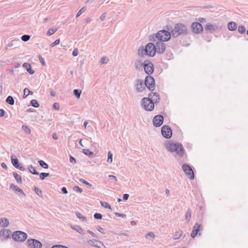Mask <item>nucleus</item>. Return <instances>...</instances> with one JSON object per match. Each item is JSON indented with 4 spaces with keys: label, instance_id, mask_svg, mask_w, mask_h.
I'll use <instances>...</instances> for the list:
<instances>
[{
    "label": "nucleus",
    "instance_id": "1",
    "mask_svg": "<svg viewBox=\"0 0 248 248\" xmlns=\"http://www.w3.org/2000/svg\"><path fill=\"white\" fill-rule=\"evenodd\" d=\"M165 147L168 151L175 152L176 154L180 156L183 155L184 149L181 144L174 143L172 141L168 140L165 142Z\"/></svg>",
    "mask_w": 248,
    "mask_h": 248
},
{
    "label": "nucleus",
    "instance_id": "2",
    "mask_svg": "<svg viewBox=\"0 0 248 248\" xmlns=\"http://www.w3.org/2000/svg\"><path fill=\"white\" fill-rule=\"evenodd\" d=\"M173 37H177L180 35H185L188 33V29L186 25L182 23H177L170 31Z\"/></svg>",
    "mask_w": 248,
    "mask_h": 248
},
{
    "label": "nucleus",
    "instance_id": "3",
    "mask_svg": "<svg viewBox=\"0 0 248 248\" xmlns=\"http://www.w3.org/2000/svg\"><path fill=\"white\" fill-rule=\"evenodd\" d=\"M171 36L170 32L166 30L159 31L156 34L157 39L161 42H165L169 40Z\"/></svg>",
    "mask_w": 248,
    "mask_h": 248
},
{
    "label": "nucleus",
    "instance_id": "4",
    "mask_svg": "<svg viewBox=\"0 0 248 248\" xmlns=\"http://www.w3.org/2000/svg\"><path fill=\"white\" fill-rule=\"evenodd\" d=\"M12 238L16 241L23 242L27 239V234L22 231H16L13 233Z\"/></svg>",
    "mask_w": 248,
    "mask_h": 248
},
{
    "label": "nucleus",
    "instance_id": "5",
    "mask_svg": "<svg viewBox=\"0 0 248 248\" xmlns=\"http://www.w3.org/2000/svg\"><path fill=\"white\" fill-rule=\"evenodd\" d=\"M144 85L149 90L154 91L155 89L154 78L150 76H147L145 79Z\"/></svg>",
    "mask_w": 248,
    "mask_h": 248
},
{
    "label": "nucleus",
    "instance_id": "6",
    "mask_svg": "<svg viewBox=\"0 0 248 248\" xmlns=\"http://www.w3.org/2000/svg\"><path fill=\"white\" fill-rule=\"evenodd\" d=\"M142 105L145 110L148 111H152L154 108V104L152 101L147 97H144L142 99Z\"/></svg>",
    "mask_w": 248,
    "mask_h": 248
},
{
    "label": "nucleus",
    "instance_id": "7",
    "mask_svg": "<svg viewBox=\"0 0 248 248\" xmlns=\"http://www.w3.org/2000/svg\"><path fill=\"white\" fill-rule=\"evenodd\" d=\"M182 169L189 179L191 180L194 179V171L189 165L186 164H184L182 165Z\"/></svg>",
    "mask_w": 248,
    "mask_h": 248
},
{
    "label": "nucleus",
    "instance_id": "8",
    "mask_svg": "<svg viewBox=\"0 0 248 248\" xmlns=\"http://www.w3.org/2000/svg\"><path fill=\"white\" fill-rule=\"evenodd\" d=\"M143 67L145 73L150 76L154 72L153 64L149 60H145L143 62Z\"/></svg>",
    "mask_w": 248,
    "mask_h": 248
},
{
    "label": "nucleus",
    "instance_id": "9",
    "mask_svg": "<svg viewBox=\"0 0 248 248\" xmlns=\"http://www.w3.org/2000/svg\"><path fill=\"white\" fill-rule=\"evenodd\" d=\"M162 136L166 139H170L172 136V130L168 125H164L161 128Z\"/></svg>",
    "mask_w": 248,
    "mask_h": 248
},
{
    "label": "nucleus",
    "instance_id": "10",
    "mask_svg": "<svg viewBox=\"0 0 248 248\" xmlns=\"http://www.w3.org/2000/svg\"><path fill=\"white\" fill-rule=\"evenodd\" d=\"M135 87L137 93H141L145 90V86L143 80L137 79L135 82Z\"/></svg>",
    "mask_w": 248,
    "mask_h": 248
},
{
    "label": "nucleus",
    "instance_id": "11",
    "mask_svg": "<svg viewBox=\"0 0 248 248\" xmlns=\"http://www.w3.org/2000/svg\"><path fill=\"white\" fill-rule=\"evenodd\" d=\"M147 52V56L153 57L155 54V45L153 43H149L145 46Z\"/></svg>",
    "mask_w": 248,
    "mask_h": 248
},
{
    "label": "nucleus",
    "instance_id": "12",
    "mask_svg": "<svg viewBox=\"0 0 248 248\" xmlns=\"http://www.w3.org/2000/svg\"><path fill=\"white\" fill-rule=\"evenodd\" d=\"M155 46V52L159 54L163 53L166 49V44L163 42L160 41L156 43Z\"/></svg>",
    "mask_w": 248,
    "mask_h": 248
},
{
    "label": "nucleus",
    "instance_id": "13",
    "mask_svg": "<svg viewBox=\"0 0 248 248\" xmlns=\"http://www.w3.org/2000/svg\"><path fill=\"white\" fill-rule=\"evenodd\" d=\"M29 247L31 248H42V243L38 240L34 239L28 240Z\"/></svg>",
    "mask_w": 248,
    "mask_h": 248
},
{
    "label": "nucleus",
    "instance_id": "14",
    "mask_svg": "<svg viewBox=\"0 0 248 248\" xmlns=\"http://www.w3.org/2000/svg\"><path fill=\"white\" fill-rule=\"evenodd\" d=\"M191 27L193 32L196 34L200 33L203 31V27L199 22H193Z\"/></svg>",
    "mask_w": 248,
    "mask_h": 248
},
{
    "label": "nucleus",
    "instance_id": "15",
    "mask_svg": "<svg viewBox=\"0 0 248 248\" xmlns=\"http://www.w3.org/2000/svg\"><path fill=\"white\" fill-rule=\"evenodd\" d=\"M164 118L162 115H156L154 117L153 120L154 125L155 127H159L162 124Z\"/></svg>",
    "mask_w": 248,
    "mask_h": 248
},
{
    "label": "nucleus",
    "instance_id": "16",
    "mask_svg": "<svg viewBox=\"0 0 248 248\" xmlns=\"http://www.w3.org/2000/svg\"><path fill=\"white\" fill-rule=\"evenodd\" d=\"M88 244L92 246H95L99 248H105L104 244L101 241L96 239L90 240L88 241Z\"/></svg>",
    "mask_w": 248,
    "mask_h": 248
},
{
    "label": "nucleus",
    "instance_id": "17",
    "mask_svg": "<svg viewBox=\"0 0 248 248\" xmlns=\"http://www.w3.org/2000/svg\"><path fill=\"white\" fill-rule=\"evenodd\" d=\"M205 30L210 31L211 32H213L218 30H220L221 27H219L216 24H212L211 23H207L205 27Z\"/></svg>",
    "mask_w": 248,
    "mask_h": 248
},
{
    "label": "nucleus",
    "instance_id": "18",
    "mask_svg": "<svg viewBox=\"0 0 248 248\" xmlns=\"http://www.w3.org/2000/svg\"><path fill=\"white\" fill-rule=\"evenodd\" d=\"M148 98L152 101L153 103L155 104L156 103H158L160 100L159 95L157 93H154L153 92H151L149 94Z\"/></svg>",
    "mask_w": 248,
    "mask_h": 248
},
{
    "label": "nucleus",
    "instance_id": "19",
    "mask_svg": "<svg viewBox=\"0 0 248 248\" xmlns=\"http://www.w3.org/2000/svg\"><path fill=\"white\" fill-rule=\"evenodd\" d=\"M11 232L8 229H3L0 232V236L3 239H7L9 238Z\"/></svg>",
    "mask_w": 248,
    "mask_h": 248
},
{
    "label": "nucleus",
    "instance_id": "20",
    "mask_svg": "<svg viewBox=\"0 0 248 248\" xmlns=\"http://www.w3.org/2000/svg\"><path fill=\"white\" fill-rule=\"evenodd\" d=\"M201 226L198 223H196L195 225L193 226V230L191 233V237L192 238H194L197 235L199 231L200 230Z\"/></svg>",
    "mask_w": 248,
    "mask_h": 248
},
{
    "label": "nucleus",
    "instance_id": "21",
    "mask_svg": "<svg viewBox=\"0 0 248 248\" xmlns=\"http://www.w3.org/2000/svg\"><path fill=\"white\" fill-rule=\"evenodd\" d=\"M23 67L25 68L29 73L32 75L34 73V71L32 69L31 65L27 62L23 64Z\"/></svg>",
    "mask_w": 248,
    "mask_h": 248
},
{
    "label": "nucleus",
    "instance_id": "22",
    "mask_svg": "<svg viewBox=\"0 0 248 248\" xmlns=\"http://www.w3.org/2000/svg\"><path fill=\"white\" fill-rule=\"evenodd\" d=\"M10 188L11 189H12L13 190L16 191V192H19L20 193L22 194L24 196L25 195L23 191L21 188H20L19 187H18V186H17L16 185H15L14 184H12L11 185Z\"/></svg>",
    "mask_w": 248,
    "mask_h": 248
},
{
    "label": "nucleus",
    "instance_id": "23",
    "mask_svg": "<svg viewBox=\"0 0 248 248\" xmlns=\"http://www.w3.org/2000/svg\"><path fill=\"white\" fill-rule=\"evenodd\" d=\"M228 28L230 31H235L237 28V25L235 22H230L228 23Z\"/></svg>",
    "mask_w": 248,
    "mask_h": 248
},
{
    "label": "nucleus",
    "instance_id": "24",
    "mask_svg": "<svg viewBox=\"0 0 248 248\" xmlns=\"http://www.w3.org/2000/svg\"><path fill=\"white\" fill-rule=\"evenodd\" d=\"M138 54L140 56L142 57L147 55V50H146V48L144 47H140L138 50Z\"/></svg>",
    "mask_w": 248,
    "mask_h": 248
},
{
    "label": "nucleus",
    "instance_id": "25",
    "mask_svg": "<svg viewBox=\"0 0 248 248\" xmlns=\"http://www.w3.org/2000/svg\"><path fill=\"white\" fill-rule=\"evenodd\" d=\"M183 232L181 230H179L178 231H176L175 233L174 234L173 236V238L174 240H177L179 239L181 236L182 235Z\"/></svg>",
    "mask_w": 248,
    "mask_h": 248
},
{
    "label": "nucleus",
    "instance_id": "26",
    "mask_svg": "<svg viewBox=\"0 0 248 248\" xmlns=\"http://www.w3.org/2000/svg\"><path fill=\"white\" fill-rule=\"evenodd\" d=\"M71 228L79 233L83 234V230L79 225H71Z\"/></svg>",
    "mask_w": 248,
    "mask_h": 248
},
{
    "label": "nucleus",
    "instance_id": "27",
    "mask_svg": "<svg viewBox=\"0 0 248 248\" xmlns=\"http://www.w3.org/2000/svg\"><path fill=\"white\" fill-rule=\"evenodd\" d=\"M143 62L140 60H137L135 62V68L137 69H140L142 68L143 65Z\"/></svg>",
    "mask_w": 248,
    "mask_h": 248
},
{
    "label": "nucleus",
    "instance_id": "28",
    "mask_svg": "<svg viewBox=\"0 0 248 248\" xmlns=\"http://www.w3.org/2000/svg\"><path fill=\"white\" fill-rule=\"evenodd\" d=\"M11 162L13 165L16 168V165H17L19 164L18 160L16 157V156L12 155L11 156Z\"/></svg>",
    "mask_w": 248,
    "mask_h": 248
},
{
    "label": "nucleus",
    "instance_id": "29",
    "mask_svg": "<svg viewBox=\"0 0 248 248\" xmlns=\"http://www.w3.org/2000/svg\"><path fill=\"white\" fill-rule=\"evenodd\" d=\"M0 221L2 223V226L3 227H7L9 225V222L7 218H2Z\"/></svg>",
    "mask_w": 248,
    "mask_h": 248
},
{
    "label": "nucleus",
    "instance_id": "30",
    "mask_svg": "<svg viewBox=\"0 0 248 248\" xmlns=\"http://www.w3.org/2000/svg\"><path fill=\"white\" fill-rule=\"evenodd\" d=\"M81 93L82 91L79 89H75L73 91V94L77 98H80Z\"/></svg>",
    "mask_w": 248,
    "mask_h": 248
},
{
    "label": "nucleus",
    "instance_id": "31",
    "mask_svg": "<svg viewBox=\"0 0 248 248\" xmlns=\"http://www.w3.org/2000/svg\"><path fill=\"white\" fill-rule=\"evenodd\" d=\"M29 170L30 172L32 173L33 174H39V173L36 170V169L34 167H33L32 165H31L29 166Z\"/></svg>",
    "mask_w": 248,
    "mask_h": 248
},
{
    "label": "nucleus",
    "instance_id": "32",
    "mask_svg": "<svg viewBox=\"0 0 248 248\" xmlns=\"http://www.w3.org/2000/svg\"><path fill=\"white\" fill-rule=\"evenodd\" d=\"M82 152L86 155L89 156H93L94 155L93 152L90 151L89 149H84L82 150Z\"/></svg>",
    "mask_w": 248,
    "mask_h": 248
},
{
    "label": "nucleus",
    "instance_id": "33",
    "mask_svg": "<svg viewBox=\"0 0 248 248\" xmlns=\"http://www.w3.org/2000/svg\"><path fill=\"white\" fill-rule=\"evenodd\" d=\"M13 175L18 183H22L21 177L19 174H18L16 172H14L13 173Z\"/></svg>",
    "mask_w": 248,
    "mask_h": 248
},
{
    "label": "nucleus",
    "instance_id": "34",
    "mask_svg": "<svg viewBox=\"0 0 248 248\" xmlns=\"http://www.w3.org/2000/svg\"><path fill=\"white\" fill-rule=\"evenodd\" d=\"M191 217V212L190 209H188L186 213V220L187 223L189 222Z\"/></svg>",
    "mask_w": 248,
    "mask_h": 248
},
{
    "label": "nucleus",
    "instance_id": "35",
    "mask_svg": "<svg viewBox=\"0 0 248 248\" xmlns=\"http://www.w3.org/2000/svg\"><path fill=\"white\" fill-rule=\"evenodd\" d=\"M6 102L11 105H14V103H15V101H14V99L13 98V97L11 96H8L6 99Z\"/></svg>",
    "mask_w": 248,
    "mask_h": 248
},
{
    "label": "nucleus",
    "instance_id": "36",
    "mask_svg": "<svg viewBox=\"0 0 248 248\" xmlns=\"http://www.w3.org/2000/svg\"><path fill=\"white\" fill-rule=\"evenodd\" d=\"M76 216L77 217H78V218L81 219L82 221H84V222L87 221V219H86V217H84V216H83L79 212H76Z\"/></svg>",
    "mask_w": 248,
    "mask_h": 248
},
{
    "label": "nucleus",
    "instance_id": "37",
    "mask_svg": "<svg viewBox=\"0 0 248 248\" xmlns=\"http://www.w3.org/2000/svg\"><path fill=\"white\" fill-rule=\"evenodd\" d=\"M30 94H32L33 92L29 90L28 88H25L24 90L23 97L26 98Z\"/></svg>",
    "mask_w": 248,
    "mask_h": 248
},
{
    "label": "nucleus",
    "instance_id": "38",
    "mask_svg": "<svg viewBox=\"0 0 248 248\" xmlns=\"http://www.w3.org/2000/svg\"><path fill=\"white\" fill-rule=\"evenodd\" d=\"M22 128L26 133L28 134H31V130L28 125H23L22 126Z\"/></svg>",
    "mask_w": 248,
    "mask_h": 248
},
{
    "label": "nucleus",
    "instance_id": "39",
    "mask_svg": "<svg viewBox=\"0 0 248 248\" xmlns=\"http://www.w3.org/2000/svg\"><path fill=\"white\" fill-rule=\"evenodd\" d=\"M38 163L40 166L45 169H47L48 168V165L43 160H39Z\"/></svg>",
    "mask_w": 248,
    "mask_h": 248
},
{
    "label": "nucleus",
    "instance_id": "40",
    "mask_svg": "<svg viewBox=\"0 0 248 248\" xmlns=\"http://www.w3.org/2000/svg\"><path fill=\"white\" fill-rule=\"evenodd\" d=\"M112 154L111 153L110 151H108V159L107 162L108 163H111L112 162Z\"/></svg>",
    "mask_w": 248,
    "mask_h": 248
},
{
    "label": "nucleus",
    "instance_id": "41",
    "mask_svg": "<svg viewBox=\"0 0 248 248\" xmlns=\"http://www.w3.org/2000/svg\"><path fill=\"white\" fill-rule=\"evenodd\" d=\"M57 31V28H51L49 29L47 32V35L48 36L52 35Z\"/></svg>",
    "mask_w": 248,
    "mask_h": 248
},
{
    "label": "nucleus",
    "instance_id": "42",
    "mask_svg": "<svg viewBox=\"0 0 248 248\" xmlns=\"http://www.w3.org/2000/svg\"><path fill=\"white\" fill-rule=\"evenodd\" d=\"M31 106L34 108H38L39 106V104L37 101L35 99H33L31 101Z\"/></svg>",
    "mask_w": 248,
    "mask_h": 248
},
{
    "label": "nucleus",
    "instance_id": "43",
    "mask_svg": "<svg viewBox=\"0 0 248 248\" xmlns=\"http://www.w3.org/2000/svg\"><path fill=\"white\" fill-rule=\"evenodd\" d=\"M34 191L35 192V193H36V194L40 197H42L43 195H42V192L41 191V190L38 188V187H35L34 188Z\"/></svg>",
    "mask_w": 248,
    "mask_h": 248
},
{
    "label": "nucleus",
    "instance_id": "44",
    "mask_svg": "<svg viewBox=\"0 0 248 248\" xmlns=\"http://www.w3.org/2000/svg\"><path fill=\"white\" fill-rule=\"evenodd\" d=\"M238 31L241 34H243V33H245V31H246L245 27L242 25L239 26V27L238 28Z\"/></svg>",
    "mask_w": 248,
    "mask_h": 248
},
{
    "label": "nucleus",
    "instance_id": "45",
    "mask_svg": "<svg viewBox=\"0 0 248 248\" xmlns=\"http://www.w3.org/2000/svg\"><path fill=\"white\" fill-rule=\"evenodd\" d=\"M100 203L103 207L105 208L111 209L110 205L108 202L101 201Z\"/></svg>",
    "mask_w": 248,
    "mask_h": 248
},
{
    "label": "nucleus",
    "instance_id": "46",
    "mask_svg": "<svg viewBox=\"0 0 248 248\" xmlns=\"http://www.w3.org/2000/svg\"><path fill=\"white\" fill-rule=\"evenodd\" d=\"M79 181L86 185V186H87L89 187H91L92 185V184H91L90 183H88L87 181H86V180H85L83 178H81L79 179Z\"/></svg>",
    "mask_w": 248,
    "mask_h": 248
},
{
    "label": "nucleus",
    "instance_id": "47",
    "mask_svg": "<svg viewBox=\"0 0 248 248\" xmlns=\"http://www.w3.org/2000/svg\"><path fill=\"white\" fill-rule=\"evenodd\" d=\"M30 38H31V36L30 35L25 34V35H23L22 36L21 39H22V41H23L24 42H27L28 40H29Z\"/></svg>",
    "mask_w": 248,
    "mask_h": 248
},
{
    "label": "nucleus",
    "instance_id": "48",
    "mask_svg": "<svg viewBox=\"0 0 248 248\" xmlns=\"http://www.w3.org/2000/svg\"><path fill=\"white\" fill-rule=\"evenodd\" d=\"M49 175L48 173L46 172H42L40 174V178L41 180H44L46 177H47Z\"/></svg>",
    "mask_w": 248,
    "mask_h": 248
},
{
    "label": "nucleus",
    "instance_id": "49",
    "mask_svg": "<svg viewBox=\"0 0 248 248\" xmlns=\"http://www.w3.org/2000/svg\"><path fill=\"white\" fill-rule=\"evenodd\" d=\"M86 9V7H83L78 12V13H77V15H76V17H79L81 14L82 13H83Z\"/></svg>",
    "mask_w": 248,
    "mask_h": 248
},
{
    "label": "nucleus",
    "instance_id": "50",
    "mask_svg": "<svg viewBox=\"0 0 248 248\" xmlns=\"http://www.w3.org/2000/svg\"><path fill=\"white\" fill-rule=\"evenodd\" d=\"M17 40H12V41H11L9 43H8L6 46V48L7 49L9 47H11L12 46H14V43Z\"/></svg>",
    "mask_w": 248,
    "mask_h": 248
},
{
    "label": "nucleus",
    "instance_id": "51",
    "mask_svg": "<svg viewBox=\"0 0 248 248\" xmlns=\"http://www.w3.org/2000/svg\"><path fill=\"white\" fill-rule=\"evenodd\" d=\"M155 237V235L153 232H149L147 233L145 235V237L146 238H148L149 237L154 238Z\"/></svg>",
    "mask_w": 248,
    "mask_h": 248
},
{
    "label": "nucleus",
    "instance_id": "52",
    "mask_svg": "<svg viewBox=\"0 0 248 248\" xmlns=\"http://www.w3.org/2000/svg\"><path fill=\"white\" fill-rule=\"evenodd\" d=\"M94 217L96 219H100L102 217V216L100 213H95L93 215Z\"/></svg>",
    "mask_w": 248,
    "mask_h": 248
},
{
    "label": "nucleus",
    "instance_id": "53",
    "mask_svg": "<svg viewBox=\"0 0 248 248\" xmlns=\"http://www.w3.org/2000/svg\"><path fill=\"white\" fill-rule=\"evenodd\" d=\"M73 190L75 191H77V192H78L79 193H81L82 192V189L80 187L78 186H75L73 187Z\"/></svg>",
    "mask_w": 248,
    "mask_h": 248
},
{
    "label": "nucleus",
    "instance_id": "54",
    "mask_svg": "<svg viewBox=\"0 0 248 248\" xmlns=\"http://www.w3.org/2000/svg\"><path fill=\"white\" fill-rule=\"evenodd\" d=\"M16 168L22 171H24L25 170V168L19 163L16 165Z\"/></svg>",
    "mask_w": 248,
    "mask_h": 248
},
{
    "label": "nucleus",
    "instance_id": "55",
    "mask_svg": "<svg viewBox=\"0 0 248 248\" xmlns=\"http://www.w3.org/2000/svg\"><path fill=\"white\" fill-rule=\"evenodd\" d=\"M60 39H56L53 43L50 45L51 47H53L60 43Z\"/></svg>",
    "mask_w": 248,
    "mask_h": 248
},
{
    "label": "nucleus",
    "instance_id": "56",
    "mask_svg": "<svg viewBox=\"0 0 248 248\" xmlns=\"http://www.w3.org/2000/svg\"><path fill=\"white\" fill-rule=\"evenodd\" d=\"M51 248H68L66 246H63V245H56L53 246Z\"/></svg>",
    "mask_w": 248,
    "mask_h": 248
},
{
    "label": "nucleus",
    "instance_id": "57",
    "mask_svg": "<svg viewBox=\"0 0 248 248\" xmlns=\"http://www.w3.org/2000/svg\"><path fill=\"white\" fill-rule=\"evenodd\" d=\"M39 59L41 63L43 66L46 65V62L44 60V59L42 58V57L41 55L39 56Z\"/></svg>",
    "mask_w": 248,
    "mask_h": 248
},
{
    "label": "nucleus",
    "instance_id": "58",
    "mask_svg": "<svg viewBox=\"0 0 248 248\" xmlns=\"http://www.w3.org/2000/svg\"><path fill=\"white\" fill-rule=\"evenodd\" d=\"M108 61V59L106 57H103L101 59V62L102 63H107Z\"/></svg>",
    "mask_w": 248,
    "mask_h": 248
},
{
    "label": "nucleus",
    "instance_id": "59",
    "mask_svg": "<svg viewBox=\"0 0 248 248\" xmlns=\"http://www.w3.org/2000/svg\"><path fill=\"white\" fill-rule=\"evenodd\" d=\"M53 108L56 110H58L60 108V105L58 103H54L53 105Z\"/></svg>",
    "mask_w": 248,
    "mask_h": 248
},
{
    "label": "nucleus",
    "instance_id": "60",
    "mask_svg": "<svg viewBox=\"0 0 248 248\" xmlns=\"http://www.w3.org/2000/svg\"><path fill=\"white\" fill-rule=\"evenodd\" d=\"M78 49L77 48H75L74 49V50L73 51L72 55L74 56H77L78 55Z\"/></svg>",
    "mask_w": 248,
    "mask_h": 248
},
{
    "label": "nucleus",
    "instance_id": "61",
    "mask_svg": "<svg viewBox=\"0 0 248 248\" xmlns=\"http://www.w3.org/2000/svg\"><path fill=\"white\" fill-rule=\"evenodd\" d=\"M69 161L71 163H73V164H75L76 162V159L72 156H70Z\"/></svg>",
    "mask_w": 248,
    "mask_h": 248
},
{
    "label": "nucleus",
    "instance_id": "62",
    "mask_svg": "<svg viewBox=\"0 0 248 248\" xmlns=\"http://www.w3.org/2000/svg\"><path fill=\"white\" fill-rule=\"evenodd\" d=\"M96 229L101 233H102L103 234H105V232H104V229L102 228H101V227L98 226H97Z\"/></svg>",
    "mask_w": 248,
    "mask_h": 248
},
{
    "label": "nucleus",
    "instance_id": "63",
    "mask_svg": "<svg viewBox=\"0 0 248 248\" xmlns=\"http://www.w3.org/2000/svg\"><path fill=\"white\" fill-rule=\"evenodd\" d=\"M106 14L107 13H103L100 17V19L101 21H104L105 18H106Z\"/></svg>",
    "mask_w": 248,
    "mask_h": 248
},
{
    "label": "nucleus",
    "instance_id": "64",
    "mask_svg": "<svg viewBox=\"0 0 248 248\" xmlns=\"http://www.w3.org/2000/svg\"><path fill=\"white\" fill-rule=\"evenodd\" d=\"M62 192L64 194H66L67 193V189L65 187H62Z\"/></svg>",
    "mask_w": 248,
    "mask_h": 248
}]
</instances>
